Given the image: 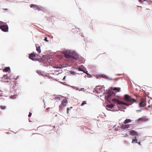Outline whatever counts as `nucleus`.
Here are the masks:
<instances>
[{
	"label": "nucleus",
	"mask_w": 152,
	"mask_h": 152,
	"mask_svg": "<svg viewBox=\"0 0 152 152\" xmlns=\"http://www.w3.org/2000/svg\"><path fill=\"white\" fill-rule=\"evenodd\" d=\"M118 99L114 98L112 100V101L115 103H117L118 105L123 104L126 106H129L132 104L133 103L137 102V100L133 98L132 97L127 94H125L124 96V101L126 102H122L119 101Z\"/></svg>",
	"instance_id": "nucleus-1"
},
{
	"label": "nucleus",
	"mask_w": 152,
	"mask_h": 152,
	"mask_svg": "<svg viewBox=\"0 0 152 152\" xmlns=\"http://www.w3.org/2000/svg\"><path fill=\"white\" fill-rule=\"evenodd\" d=\"M64 55L66 58H71L73 59H76L78 57V55L75 52H71L69 51H66L64 52Z\"/></svg>",
	"instance_id": "nucleus-2"
},
{
	"label": "nucleus",
	"mask_w": 152,
	"mask_h": 152,
	"mask_svg": "<svg viewBox=\"0 0 152 152\" xmlns=\"http://www.w3.org/2000/svg\"><path fill=\"white\" fill-rule=\"evenodd\" d=\"M39 55L37 53H33L29 55V57L30 59L33 61H36L39 58Z\"/></svg>",
	"instance_id": "nucleus-3"
},
{
	"label": "nucleus",
	"mask_w": 152,
	"mask_h": 152,
	"mask_svg": "<svg viewBox=\"0 0 152 152\" xmlns=\"http://www.w3.org/2000/svg\"><path fill=\"white\" fill-rule=\"evenodd\" d=\"M67 103V100L66 98H65L63 100L61 104L59 106V110H61L63 109V107L66 106Z\"/></svg>",
	"instance_id": "nucleus-4"
},
{
	"label": "nucleus",
	"mask_w": 152,
	"mask_h": 152,
	"mask_svg": "<svg viewBox=\"0 0 152 152\" xmlns=\"http://www.w3.org/2000/svg\"><path fill=\"white\" fill-rule=\"evenodd\" d=\"M10 81V79H9L7 75H4L1 77V81L2 82H9Z\"/></svg>",
	"instance_id": "nucleus-5"
},
{
	"label": "nucleus",
	"mask_w": 152,
	"mask_h": 152,
	"mask_svg": "<svg viewBox=\"0 0 152 152\" xmlns=\"http://www.w3.org/2000/svg\"><path fill=\"white\" fill-rule=\"evenodd\" d=\"M115 93L113 91H110L108 92L107 96H106L108 100L110 99L112 96H114Z\"/></svg>",
	"instance_id": "nucleus-6"
},
{
	"label": "nucleus",
	"mask_w": 152,
	"mask_h": 152,
	"mask_svg": "<svg viewBox=\"0 0 152 152\" xmlns=\"http://www.w3.org/2000/svg\"><path fill=\"white\" fill-rule=\"evenodd\" d=\"M0 29L3 31L8 32V27L7 25H1L0 26Z\"/></svg>",
	"instance_id": "nucleus-7"
},
{
	"label": "nucleus",
	"mask_w": 152,
	"mask_h": 152,
	"mask_svg": "<svg viewBox=\"0 0 152 152\" xmlns=\"http://www.w3.org/2000/svg\"><path fill=\"white\" fill-rule=\"evenodd\" d=\"M146 101L143 100L141 101L139 103V105L140 107H144L146 105Z\"/></svg>",
	"instance_id": "nucleus-8"
},
{
	"label": "nucleus",
	"mask_w": 152,
	"mask_h": 152,
	"mask_svg": "<svg viewBox=\"0 0 152 152\" xmlns=\"http://www.w3.org/2000/svg\"><path fill=\"white\" fill-rule=\"evenodd\" d=\"M30 7L31 8L33 7L36 9V10H37L38 11L40 10V9L38 6L35 4H31L30 5Z\"/></svg>",
	"instance_id": "nucleus-9"
},
{
	"label": "nucleus",
	"mask_w": 152,
	"mask_h": 152,
	"mask_svg": "<svg viewBox=\"0 0 152 152\" xmlns=\"http://www.w3.org/2000/svg\"><path fill=\"white\" fill-rule=\"evenodd\" d=\"M36 48L37 51L39 53H41V50L40 47L38 44H36Z\"/></svg>",
	"instance_id": "nucleus-10"
},
{
	"label": "nucleus",
	"mask_w": 152,
	"mask_h": 152,
	"mask_svg": "<svg viewBox=\"0 0 152 152\" xmlns=\"http://www.w3.org/2000/svg\"><path fill=\"white\" fill-rule=\"evenodd\" d=\"M146 121V118H143L142 117L141 118H139L138 120L137 121L140 122H145Z\"/></svg>",
	"instance_id": "nucleus-11"
},
{
	"label": "nucleus",
	"mask_w": 152,
	"mask_h": 152,
	"mask_svg": "<svg viewBox=\"0 0 152 152\" xmlns=\"http://www.w3.org/2000/svg\"><path fill=\"white\" fill-rule=\"evenodd\" d=\"M130 126L129 124H127L125 125H122L121 126V128L122 129H126L130 127Z\"/></svg>",
	"instance_id": "nucleus-12"
},
{
	"label": "nucleus",
	"mask_w": 152,
	"mask_h": 152,
	"mask_svg": "<svg viewBox=\"0 0 152 152\" xmlns=\"http://www.w3.org/2000/svg\"><path fill=\"white\" fill-rule=\"evenodd\" d=\"M130 135H137V133L134 130L131 131L130 132Z\"/></svg>",
	"instance_id": "nucleus-13"
},
{
	"label": "nucleus",
	"mask_w": 152,
	"mask_h": 152,
	"mask_svg": "<svg viewBox=\"0 0 152 152\" xmlns=\"http://www.w3.org/2000/svg\"><path fill=\"white\" fill-rule=\"evenodd\" d=\"M132 121V120L130 119H126L124 122V124H126L127 123H130Z\"/></svg>",
	"instance_id": "nucleus-14"
},
{
	"label": "nucleus",
	"mask_w": 152,
	"mask_h": 152,
	"mask_svg": "<svg viewBox=\"0 0 152 152\" xmlns=\"http://www.w3.org/2000/svg\"><path fill=\"white\" fill-rule=\"evenodd\" d=\"M10 69L9 67H6L3 70L4 72H7Z\"/></svg>",
	"instance_id": "nucleus-15"
},
{
	"label": "nucleus",
	"mask_w": 152,
	"mask_h": 152,
	"mask_svg": "<svg viewBox=\"0 0 152 152\" xmlns=\"http://www.w3.org/2000/svg\"><path fill=\"white\" fill-rule=\"evenodd\" d=\"M121 88H115L113 89V90L115 91H117L118 92L120 91Z\"/></svg>",
	"instance_id": "nucleus-16"
},
{
	"label": "nucleus",
	"mask_w": 152,
	"mask_h": 152,
	"mask_svg": "<svg viewBox=\"0 0 152 152\" xmlns=\"http://www.w3.org/2000/svg\"><path fill=\"white\" fill-rule=\"evenodd\" d=\"M114 107V105L113 104H108L107 106V107L108 108H112Z\"/></svg>",
	"instance_id": "nucleus-17"
},
{
	"label": "nucleus",
	"mask_w": 152,
	"mask_h": 152,
	"mask_svg": "<svg viewBox=\"0 0 152 152\" xmlns=\"http://www.w3.org/2000/svg\"><path fill=\"white\" fill-rule=\"evenodd\" d=\"M137 139H136V137H135V139H133L132 140V143H133V142H135L136 143H138V142H137Z\"/></svg>",
	"instance_id": "nucleus-18"
},
{
	"label": "nucleus",
	"mask_w": 152,
	"mask_h": 152,
	"mask_svg": "<svg viewBox=\"0 0 152 152\" xmlns=\"http://www.w3.org/2000/svg\"><path fill=\"white\" fill-rule=\"evenodd\" d=\"M0 107L2 110H4L6 109V107L5 106L1 105Z\"/></svg>",
	"instance_id": "nucleus-19"
},
{
	"label": "nucleus",
	"mask_w": 152,
	"mask_h": 152,
	"mask_svg": "<svg viewBox=\"0 0 152 152\" xmlns=\"http://www.w3.org/2000/svg\"><path fill=\"white\" fill-rule=\"evenodd\" d=\"M55 99L57 100H61V99L60 97L59 96L56 97L55 98Z\"/></svg>",
	"instance_id": "nucleus-20"
},
{
	"label": "nucleus",
	"mask_w": 152,
	"mask_h": 152,
	"mask_svg": "<svg viewBox=\"0 0 152 152\" xmlns=\"http://www.w3.org/2000/svg\"><path fill=\"white\" fill-rule=\"evenodd\" d=\"M86 104V101H84L81 104V106H83L84 105Z\"/></svg>",
	"instance_id": "nucleus-21"
},
{
	"label": "nucleus",
	"mask_w": 152,
	"mask_h": 152,
	"mask_svg": "<svg viewBox=\"0 0 152 152\" xmlns=\"http://www.w3.org/2000/svg\"><path fill=\"white\" fill-rule=\"evenodd\" d=\"M44 40L47 42H48L49 41L47 39V38L46 37H45V39H44Z\"/></svg>",
	"instance_id": "nucleus-22"
},
{
	"label": "nucleus",
	"mask_w": 152,
	"mask_h": 152,
	"mask_svg": "<svg viewBox=\"0 0 152 152\" xmlns=\"http://www.w3.org/2000/svg\"><path fill=\"white\" fill-rule=\"evenodd\" d=\"M31 115H32V113H31V112H29V114L28 115V116L29 117H31Z\"/></svg>",
	"instance_id": "nucleus-23"
},
{
	"label": "nucleus",
	"mask_w": 152,
	"mask_h": 152,
	"mask_svg": "<svg viewBox=\"0 0 152 152\" xmlns=\"http://www.w3.org/2000/svg\"><path fill=\"white\" fill-rule=\"evenodd\" d=\"M78 70L80 71H83V70L82 69H81V68H79Z\"/></svg>",
	"instance_id": "nucleus-24"
},
{
	"label": "nucleus",
	"mask_w": 152,
	"mask_h": 152,
	"mask_svg": "<svg viewBox=\"0 0 152 152\" xmlns=\"http://www.w3.org/2000/svg\"><path fill=\"white\" fill-rule=\"evenodd\" d=\"M69 109H70L69 108V107L67 108V114L69 113Z\"/></svg>",
	"instance_id": "nucleus-25"
},
{
	"label": "nucleus",
	"mask_w": 152,
	"mask_h": 152,
	"mask_svg": "<svg viewBox=\"0 0 152 152\" xmlns=\"http://www.w3.org/2000/svg\"><path fill=\"white\" fill-rule=\"evenodd\" d=\"M83 72H84V73H86L87 75H89V74H88V73H87L88 71H86V72H84L83 71Z\"/></svg>",
	"instance_id": "nucleus-26"
},
{
	"label": "nucleus",
	"mask_w": 152,
	"mask_h": 152,
	"mask_svg": "<svg viewBox=\"0 0 152 152\" xmlns=\"http://www.w3.org/2000/svg\"><path fill=\"white\" fill-rule=\"evenodd\" d=\"M74 73H75L74 72H73V71H71V73L73 74Z\"/></svg>",
	"instance_id": "nucleus-27"
},
{
	"label": "nucleus",
	"mask_w": 152,
	"mask_h": 152,
	"mask_svg": "<svg viewBox=\"0 0 152 152\" xmlns=\"http://www.w3.org/2000/svg\"><path fill=\"white\" fill-rule=\"evenodd\" d=\"M55 67L56 68H61V67Z\"/></svg>",
	"instance_id": "nucleus-28"
},
{
	"label": "nucleus",
	"mask_w": 152,
	"mask_h": 152,
	"mask_svg": "<svg viewBox=\"0 0 152 152\" xmlns=\"http://www.w3.org/2000/svg\"><path fill=\"white\" fill-rule=\"evenodd\" d=\"M3 10H8L7 9H3Z\"/></svg>",
	"instance_id": "nucleus-29"
},
{
	"label": "nucleus",
	"mask_w": 152,
	"mask_h": 152,
	"mask_svg": "<svg viewBox=\"0 0 152 152\" xmlns=\"http://www.w3.org/2000/svg\"><path fill=\"white\" fill-rule=\"evenodd\" d=\"M140 145V142H138V143Z\"/></svg>",
	"instance_id": "nucleus-30"
},
{
	"label": "nucleus",
	"mask_w": 152,
	"mask_h": 152,
	"mask_svg": "<svg viewBox=\"0 0 152 152\" xmlns=\"http://www.w3.org/2000/svg\"><path fill=\"white\" fill-rule=\"evenodd\" d=\"M49 108H48L47 109V110H48V111H49Z\"/></svg>",
	"instance_id": "nucleus-31"
},
{
	"label": "nucleus",
	"mask_w": 152,
	"mask_h": 152,
	"mask_svg": "<svg viewBox=\"0 0 152 152\" xmlns=\"http://www.w3.org/2000/svg\"><path fill=\"white\" fill-rule=\"evenodd\" d=\"M13 96H11V99L14 98H13Z\"/></svg>",
	"instance_id": "nucleus-32"
},
{
	"label": "nucleus",
	"mask_w": 152,
	"mask_h": 152,
	"mask_svg": "<svg viewBox=\"0 0 152 152\" xmlns=\"http://www.w3.org/2000/svg\"><path fill=\"white\" fill-rule=\"evenodd\" d=\"M141 111V110H137V111Z\"/></svg>",
	"instance_id": "nucleus-33"
},
{
	"label": "nucleus",
	"mask_w": 152,
	"mask_h": 152,
	"mask_svg": "<svg viewBox=\"0 0 152 152\" xmlns=\"http://www.w3.org/2000/svg\"><path fill=\"white\" fill-rule=\"evenodd\" d=\"M84 89L83 88H82L81 89V90H84Z\"/></svg>",
	"instance_id": "nucleus-34"
},
{
	"label": "nucleus",
	"mask_w": 152,
	"mask_h": 152,
	"mask_svg": "<svg viewBox=\"0 0 152 152\" xmlns=\"http://www.w3.org/2000/svg\"><path fill=\"white\" fill-rule=\"evenodd\" d=\"M0 24H1V25H2V22H0Z\"/></svg>",
	"instance_id": "nucleus-35"
},
{
	"label": "nucleus",
	"mask_w": 152,
	"mask_h": 152,
	"mask_svg": "<svg viewBox=\"0 0 152 152\" xmlns=\"http://www.w3.org/2000/svg\"><path fill=\"white\" fill-rule=\"evenodd\" d=\"M126 136H128V135H127V134H126Z\"/></svg>",
	"instance_id": "nucleus-36"
},
{
	"label": "nucleus",
	"mask_w": 152,
	"mask_h": 152,
	"mask_svg": "<svg viewBox=\"0 0 152 152\" xmlns=\"http://www.w3.org/2000/svg\"><path fill=\"white\" fill-rule=\"evenodd\" d=\"M65 77V76L64 77V78L63 79H64Z\"/></svg>",
	"instance_id": "nucleus-37"
},
{
	"label": "nucleus",
	"mask_w": 152,
	"mask_h": 152,
	"mask_svg": "<svg viewBox=\"0 0 152 152\" xmlns=\"http://www.w3.org/2000/svg\"><path fill=\"white\" fill-rule=\"evenodd\" d=\"M6 1H9V0H6Z\"/></svg>",
	"instance_id": "nucleus-38"
},
{
	"label": "nucleus",
	"mask_w": 152,
	"mask_h": 152,
	"mask_svg": "<svg viewBox=\"0 0 152 152\" xmlns=\"http://www.w3.org/2000/svg\"><path fill=\"white\" fill-rule=\"evenodd\" d=\"M150 107V106H149L148 107Z\"/></svg>",
	"instance_id": "nucleus-39"
}]
</instances>
